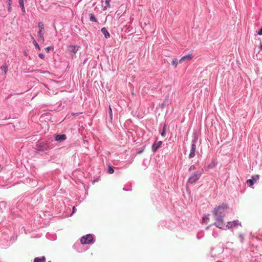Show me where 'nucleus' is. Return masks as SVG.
Listing matches in <instances>:
<instances>
[{"label":"nucleus","mask_w":262,"mask_h":262,"mask_svg":"<svg viewBox=\"0 0 262 262\" xmlns=\"http://www.w3.org/2000/svg\"><path fill=\"white\" fill-rule=\"evenodd\" d=\"M142 152V151H139L138 153L141 154Z\"/></svg>","instance_id":"34"},{"label":"nucleus","mask_w":262,"mask_h":262,"mask_svg":"<svg viewBox=\"0 0 262 262\" xmlns=\"http://www.w3.org/2000/svg\"><path fill=\"white\" fill-rule=\"evenodd\" d=\"M66 138V135L64 134L57 135L55 137V140L61 142L65 140Z\"/></svg>","instance_id":"9"},{"label":"nucleus","mask_w":262,"mask_h":262,"mask_svg":"<svg viewBox=\"0 0 262 262\" xmlns=\"http://www.w3.org/2000/svg\"><path fill=\"white\" fill-rule=\"evenodd\" d=\"M239 236H240V237L241 238V239L243 240L244 238L243 236L242 235H240Z\"/></svg>","instance_id":"32"},{"label":"nucleus","mask_w":262,"mask_h":262,"mask_svg":"<svg viewBox=\"0 0 262 262\" xmlns=\"http://www.w3.org/2000/svg\"><path fill=\"white\" fill-rule=\"evenodd\" d=\"M39 57L40 58L43 59L44 58V55L40 53L39 54Z\"/></svg>","instance_id":"29"},{"label":"nucleus","mask_w":262,"mask_h":262,"mask_svg":"<svg viewBox=\"0 0 262 262\" xmlns=\"http://www.w3.org/2000/svg\"><path fill=\"white\" fill-rule=\"evenodd\" d=\"M164 135H165V131H164V130H163V132H162V133H161V135H162V136H164Z\"/></svg>","instance_id":"31"},{"label":"nucleus","mask_w":262,"mask_h":262,"mask_svg":"<svg viewBox=\"0 0 262 262\" xmlns=\"http://www.w3.org/2000/svg\"><path fill=\"white\" fill-rule=\"evenodd\" d=\"M50 49H51V47H47V48H46L45 49V50H46V51L47 52H49V51L50 50Z\"/></svg>","instance_id":"28"},{"label":"nucleus","mask_w":262,"mask_h":262,"mask_svg":"<svg viewBox=\"0 0 262 262\" xmlns=\"http://www.w3.org/2000/svg\"><path fill=\"white\" fill-rule=\"evenodd\" d=\"M72 210H72V213L71 214V215H72L73 213H75V212H76V207H75V206H73V208H72Z\"/></svg>","instance_id":"25"},{"label":"nucleus","mask_w":262,"mask_h":262,"mask_svg":"<svg viewBox=\"0 0 262 262\" xmlns=\"http://www.w3.org/2000/svg\"><path fill=\"white\" fill-rule=\"evenodd\" d=\"M11 0H9L8 7L9 11H11Z\"/></svg>","instance_id":"21"},{"label":"nucleus","mask_w":262,"mask_h":262,"mask_svg":"<svg viewBox=\"0 0 262 262\" xmlns=\"http://www.w3.org/2000/svg\"><path fill=\"white\" fill-rule=\"evenodd\" d=\"M109 110H110L109 113H110V118H111V119H112L113 114H112V108L110 106H109Z\"/></svg>","instance_id":"22"},{"label":"nucleus","mask_w":262,"mask_h":262,"mask_svg":"<svg viewBox=\"0 0 262 262\" xmlns=\"http://www.w3.org/2000/svg\"><path fill=\"white\" fill-rule=\"evenodd\" d=\"M247 183L249 186H252L254 184L253 180L252 179H249L247 181Z\"/></svg>","instance_id":"17"},{"label":"nucleus","mask_w":262,"mask_h":262,"mask_svg":"<svg viewBox=\"0 0 262 262\" xmlns=\"http://www.w3.org/2000/svg\"><path fill=\"white\" fill-rule=\"evenodd\" d=\"M260 49L262 50V43L260 46Z\"/></svg>","instance_id":"33"},{"label":"nucleus","mask_w":262,"mask_h":262,"mask_svg":"<svg viewBox=\"0 0 262 262\" xmlns=\"http://www.w3.org/2000/svg\"><path fill=\"white\" fill-rule=\"evenodd\" d=\"M79 48V46H73V45H70L68 47V51L71 53H73V54H76V53L78 51Z\"/></svg>","instance_id":"5"},{"label":"nucleus","mask_w":262,"mask_h":262,"mask_svg":"<svg viewBox=\"0 0 262 262\" xmlns=\"http://www.w3.org/2000/svg\"><path fill=\"white\" fill-rule=\"evenodd\" d=\"M172 64L173 66H174L175 67H177V66L178 65V62H177V59L174 58L172 60Z\"/></svg>","instance_id":"18"},{"label":"nucleus","mask_w":262,"mask_h":262,"mask_svg":"<svg viewBox=\"0 0 262 262\" xmlns=\"http://www.w3.org/2000/svg\"><path fill=\"white\" fill-rule=\"evenodd\" d=\"M209 214H208L207 215H206L203 217V220L204 222H207V220H209Z\"/></svg>","instance_id":"20"},{"label":"nucleus","mask_w":262,"mask_h":262,"mask_svg":"<svg viewBox=\"0 0 262 262\" xmlns=\"http://www.w3.org/2000/svg\"><path fill=\"white\" fill-rule=\"evenodd\" d=\"M195 169V166L194 165H191L189 168V170H192V169Z\"/></svg>","instance_id":"30"},{"label":"nucleus","mask_w":262,"mask_h":262,"mask_svg":"<svg viewBox=\"0 0 262 262\" xmlns=\"http://www.w3.org/2000/svg\"><path fill=\"white\" fill-rule=\"evenodd\" d=\"M38 27L39 28V31L38 32V36L40 40L43 42L45 39L43 37L44 29L43 24L41 22L39 23Z\"/></svg>","instance_id":"4"},{"label":"nucleus","mask_w":262,"mask_h":262,"mask_svg":"<svg viewBox=\"0 0 262 262\" xmlns=\"http://www.w3.org/2000/svg\"><path fill=\"white\" fill-rule=\"evenodd\" d=\"M90 19L91 21L97 22V20L96 18H95V17L94 16V15H93V14H92V13L90 14Z\"/></svg>","instance_id":"15"},{"label":"nucleus","mask_w":262,"mask_h":262,"mask_svg":"<svg viewBox=\"0 0 262 262\" xmlns=\"http://www.w3.org/2000/svg\"><path fill=\"white\" fill-rule=\"evenodd\" d=\"M93 236L92 234H87L81 238L80 242L81 244H90L93 241Z\"/></svg>","instance_id":"2"},{"label":"nucleus","mask_w":262,"mask_h":262,"mask_svg":"<svg viewBox=\"0 0 262 262\" xmlns=\"http://www.w3.org/2000/svg\"><path fill=\"white\" fill-rule=\"evenodd\" d=\"M101 31L104 34L106 38L110 37V34L105 28H102L101 30Z\"/></svg>","instance_id":"11"},{"label":"nucleus","mask_w":262,"mask_h":262,"mask_svg":"<svg viewBox=\"0 0 262 262\" xmlns=\"http://www.w3.org/2000/svg\"><path fill=\"white\" fill-rule=\"evenodd\" d=\"M259 179V176L258 174H255L252 177V180H253L254 182H256Z\"/></svg>","instance_id":"14"},{"label":"nucleus","mask_w":262,"mask_h":262,"mask_svg":"<svg viewBox=\"0 0 262 262\" xmlns=\"http://www.w3.org/2000/svg\"><path fill=\"white\" fill-rule=\"evenodd\" d=\"M0 69L4 71L5 74L7 73L8 67L6 63H4Z\"/></svg>","instance_id":"13"},{"label":"nucleus","mask_w":262,"mask_h":262,"mask_svg":"<svg viewBox=\"0 0 262 262\" xmlns=\"http://www.w3.org/2000/svg\"><path fill=\"white\" fill-rule=\"evenodd\" d=\"M257 34L259 35H262V28L260 29V30L257 32Z\"/></svg>","instance_id":"26"},{"label":"nucleus","mask_w":262,"mask_h":262,"mask_svg":"<svg viewBox=\"0 0 262 262\" xmlns=\"http://www.w3.org/2000/svg\"><path fill=\"white\" fill-rule=\"evenodd\" d=\"M201 173L199 171H196L192 173L189 177L188 182L190 184L195 183L200 178Z\"/></svg>","instance_id":"3"},{"label":"nucleus","mask_w":262,"mask_h":262,"mask_svg":"<svg viewBox=\"0 0 262 262\" xmlns=\"http://www.w3.org/2000/svg\"><path fill=\"white\" fill-rule=\"evenodd\" d=\"M196 151V146L194 142L191 144V147L189 155V158H192L195 156V152Z\"/></svg>","instance_id":"6"},{"label":"nucleus","mask_w":262,"mask_h":262,"mask_svg":"<svg viewBox=\"0 0 262 262\" xmlns=\"http://www.w3.org/2000/svg\"><path fill=\"white\" fill-rule=\"evenodd\" d=\"M228 207L226 204H222L213 209V213L214 217L216 221L215 226L222 229L224 227L223 217L227 212Z\"/></svg>","instance_id":"1"},{"label":"nucleus","mask_w":262,"mask_h":262,"mask_svg":"<svg viewBox=\"0 0 262 262\" xmlns=\"http://www.w3.org/2000/svg\"><path fill=\"white\" fill-rule=\"evenodd\" d=\"M192 57H193V56L191 54H188V55H186L183 56V57H182L179 60V62L180 63H181L185 60L189 61L192 58Z\"/></svg>","instance_id":"8"},{"label":"nucleus","mask_w":262,"mask_h":262,"mask_svg":"<svg viewBox=\"0 0 262 262\" xmlns=\"http://www.w3.org/2000/svg\"><path fill=\"white\" fill-rule=\"evenodd\" d=\"M23 12H25V6H20Z\"/></svg>","instance_id":"27"},{"label":"nucleus","mask_w":262,"mask_h":262,"mask_svg":"<svg viewBox=\"0 0 262 262\" xmlns=\"http://www.w3.org/2000/svg\"><path fill=\"white\" fill-rule=\"evenodd\" d=\"M33 43L34 45V46L37 48L39 50H40V47L38 45V44L37 43V42L35 41V40H34L33 41Z\"/></svg>","instance_id":"24"},{"label":"nucleus","mask_w":262,"mask_h":262,"mask_svg":"<svg viewBox=\"0 0 262 262\" xmlns=\"http://www.w3.org/2000/svg\"><path fill=\"white\" fill-rule=\"evenodd\" d=\"M239 225H241L239 221L238 220H236L233 222H228L227 225H226V227L228 228V229H229V228H232L233 227L238 226Z\"/></svg>","instance_id":"7"},{"label":"nucleus","mask_w":262,"mask_h":262,"mask_svg":"<svg viewBox=\"0 0 262 262\" xmlns=\"http://www.w3.org/2000/svg\"><path fill=\"white\" fill-rule=\"evenodd\" d=\"M111 0H105L106 6L104 7V9H106V7H110V2Z\"/></svg>","instance_id":"16"},{"label":"nucleus","mask_w":262,"mask_h":262,"mask_svg":"<svg viewBox=\"0 0 262 262\" xmlns=\"http://www.w3.org/2000/svg\"><path fill=\"white\" fill-rule=\"evenodd\" d=\"M46 258L45 256H42L40 257H36L34 259V262H45Z\"/></svg>","instance_id":"12"},{"label":"nucleus","mask_w":262,"mask_h":262,"mask_svg":"<svg viewBox=\"0 0 262 262\" xmlns=\"http://www.w3.org/2000/svg\"><path fill=\"white\" fill-rule=\"evenodd\" d=\"M162 144V141H159L157 143L154 144L152 146V149L153 151H156L159 147L161 146Z\"/></svg>","instance_id":"10"},{"label":"nucleus","mask_w":262,"mask_h":262,"mask_svg":"<svg viewBox=\"0 0 262 262\" xmlns=\"http://www.w3.org/2000/svg\"><path fill=\"white\" fill-rule=\"evenodd\" d=\"M27 0H19V3L20 5V6H24V2L26 1Z\"/></svg>","instance_id":"23"},{"label":"nucleus","mask_w":262,"mask_h":262,"mask_svg":"<svg viewBox=\"0 0 262 262\" xmlns=\"http://www.w3.org/2000/svg\"><path fill=\"white\" fill-rule=\"evenodd\" d=\"M114 171L113 168L112 167L109 166L108 170H107L108 173L110 174H112L114 172Z\"/></svg>","instance_id":"19"}]
</instances>
